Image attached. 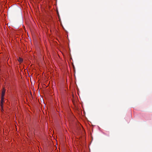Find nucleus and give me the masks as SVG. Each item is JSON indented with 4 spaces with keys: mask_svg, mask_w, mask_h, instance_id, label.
<instances>
[{
    "mask_svg": "<svg viewBox=\"0 0 152 152\" xmlns=\"http://www.w3.org/2000/svg\"><path fill=\"white\" fill-rule=\"evenodd\" d=\"M4 97L1 96V107H2V106L3 105V103L4 102Z\"/></svg>",
    "mask_w": 152,
    "mask_h": 152,
    "instance_id": "nucleus-1",
    "label": "nucleus"
},
{
    "mask_svg": "<svg viewBox=\"0 0 152 152\" xmlns=\"http://www.w3.org/2000/svg\"><path fill=\"white\" fill-rule=\"evenodd\" d=\"M5 89L4 88H3L2 91V94H1V96L2 97H4V95H5Z\"/></svg>",
    "mask_w": 152,
    "mask_h": 152,
    "instance_id": "nucleus-2",
    "label": "nucleus"
},
{
    "mask_svg": "<svg viewBox=\"0 0 152 152\" xmlns=\"http://www.w3.org/2000/svg\"><path fill=\"white\" fill-rule=\"evenodd\" d=\"M18 60V61L20 63H22L23 61V59L20 57H19Z\"/></svg>",
    "mask_w": 152,
    "mask_h": 152,
    "instance_id": "nucleus-3",
    "label": "nucleus"
},
{
    "mask_svg": "<svg viewBox=\"0 0 152 152\" xmlns=\"http://www.w3.org/2000/svg\"><path fill=\"white\" fill-rule=\"evenodd\" d=\"M58 16V18H59V19H60V18L59 15V16Z\"/></svg>",
    "mask_w": 152,
    "mask_h": 152,
    "instance_id": "nucleus-4",
    "label": "nucleus"
},
{
    "mask_svg": "<svg viewBox=\"0 0 152 152\" xmlns=\"http://www.w3.org/2000/svg\"><path fill=\"white\" fill-rule=\"evenodd\" d=\"M57 14H58V16H59V13L58 12V13H57Z\"/></svg>",
    "mask_w": 152,
    "mask_h": 152,
    "instance_id": "nucleus-5",
    "label": "nucleus"
}]
</instances>
